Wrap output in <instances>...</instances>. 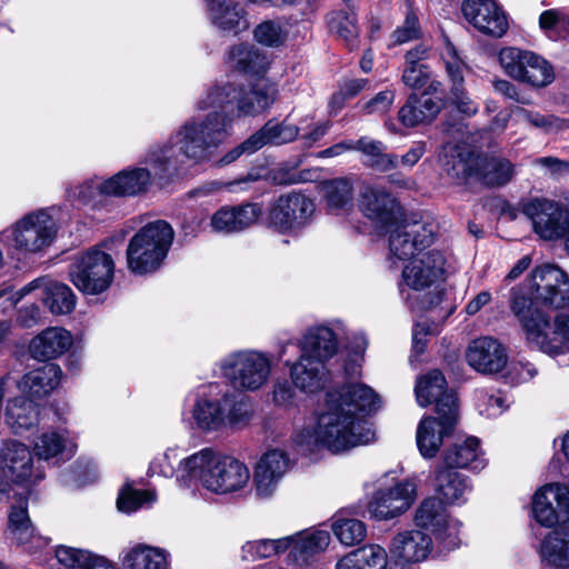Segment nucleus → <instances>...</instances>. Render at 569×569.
Here are the masks:
<instances>
[{"mask_svg":"<svg viewBox=\"0 0 569 569\" xmlns=\"http://www.w3.org/2000/svg\"><path fill=\"white\" fill-rule=\"evenodd\" d=\"M277 97L273 84L259 82L250 88L226 82L210 88L197 107L214 109L202 118H190L170 137L167 143L153 148L146 157L153 177L169 180L183 163L182 158L194 162L210 159L220 144L231 134L236 118L257 116L269 109Z\"/></svg>","mask_w":569,"mask_h":569,"instance_id":"nucleus-1","label":"nucleus"},{"mask_svg":"<svg viewBox=\"0 0 569 569\" xmlns=\"http://www.w3.org/2000/svg\"><path fill=\"white\" fill-rule=\"evenodd\" d=\"M379 402L378 395L363 383L331 389L317 425L298 431L295 442L309 452L325 448L333 453L369 445L376 440V432L360 413L376 411Z\"/></svg>","mask_w":569,"mask_h":569,"instance_id":"nucleus-2","label":"nucleus"},{"mask_svg":"<svg viewBox=\"0 0 569 569\" xmlns=\"http://www.w3.org/2000/svg\"><path fill=\"white\" fill-rule=\"evenodd\" d=\"M250 479L249 469L238 459L222 455L211 448L184 458L178 470V482L188 487L191 480L217 495L239 491Z\"/></svg>","mask_w":569,"mask_h":569,"instance_id":"nucleus-3","label":"nucleus"},{"mask_svg":"<svg viewBox=\"0 0 569 569\" xmlns=\"http://www.w3.org/2000/svg\"><path fill=\"white\" fill-rule=\"evenodd\" d=\"M439 161L447 174L459 181L475 176L487 186L500 187L513 176V166L509 160L473 156L458 144L446 143Z\"/></svg>","mask_w":569,"mask_h":569,"instance_id":"nucleus-4","label":"nucleus"},{"mask_svg":"<svg viewBox=\"0 0 569 569\" xmlns=\"http://www.w3.org/2000/svg\"><path fill=\"white\" fill-rule=\"evenodd\" d=\"M510 308L526 331L527 339L545 353L556 356L569 351V313H558L553 323L543 312L528 316L527 300L516 290Z\"/></svg>","mask_w":569,"mask_h":569,"instance_id":"nucleus-5","label":"nucleus"},{"mask_svg":"<svg viewBox=\"0 0 569 569\" xmlns=\"http://www.w3.org/2000/svg\"><path fill=\"white\" fill-rule=\"evenodd\" d=\"M174 231L164 220L142 227L129 241L128 269L136 274L151 273L160 268L172 244Z\"/></svg>","mask_w":569,"mask_h":569,"instance_id":"nucleus-6","label":"nucleus"},{"mask_svg":"<svg viewBox=\"0 0 569 569\" xmlns=\"http://www.w3.org/2000/svg\"><path fill=\"white\" fill-rule=\"evenodd\" d=\"M516 290L525 296L529 317L540 312L538 306L555 310L569 308V277L557 266L536 267L523 284L512 289L511 298Z\"/></svg>","mask_w":569,"mask_h":569,"instance_id":"nucleus-7","label":"nucleus"},{"mask_svg":"<svg viewBox=\"0 0 569 569\" xmlns=\"http://www.w3.org/2000/svg\"><path fill=\"white\" fill-rule=\"evenodd\" d=\"M253 416L250 401L232 392L220 398H199L192 408V418L197 427L207 432L223 428H243Z\"/></svg>","mask_w":569,"mask_h":569,"instance_id":"nucleus-8","label":"nucleus"},{"mask_svg":"<svg viewBox=\"0 0 569 569\" xmlns=\"http://www.w3.org/2000/svg\"><path fill=\"white\" fill-rule=\"evenodd\" d=\"M56 232L53 218L48 211L38 210L0 232V242L20 251L37 253L51 244Z\"/></svg>","mask_w":569,"mask_h":569,"instance_id":"nucleus-9","label":"nucleus"},{"mask_svg":"<svg viewBox=\"0 0 569 569\" xmlns=\"http://www.w3.org/2000/svg\"><path fill=\"white\" fill-rule=\"evenodd\" d=\"M521 212L542 240H563L569 236V208L561 201L533 197L521 202Z\"/></svg>","mask_w":569,"mask_h":569,"instance_id":"nucleus-10","label":"nucleus"},{"mask_svg":"<svg viewBox=\"0 0 569 569\" xmlns=\"http://www.w3.org/2000/svg\"><path fill=\"white\" fill-rule=\"evenodd\" d=\"M69 274L80 291L99 295L106 291L113 280L114 262L109 253L93 247L74 259L70 264Z\"/></svg>","mask_w":569,"mask_h":569,"instance_id":"nucleus-11","label":"nucleus"},{"mask_svg":"<svg viewBox=\"0 0 569 569\" xmlns=\"http://www.w3.org/2000/svg\"><path fill=\"white\" fill-rule=\"evenodd\" d=\"M220 368L223 377L236 389L254 391L267 382L271 372V361L264 353L244 350L227 356Z\"/></svg>","mask_w":569,"mask_h":569,"instance_id":"nucleus-12","label":"nucleus"},{"mask_svg":"<svg viewBox=\"0 0 569 569\" xmlns=\"http://www.w3.org/2000/svg\"><path fill=\"white\" fill-rule=\"evenodd\" d=\"M499 63L509 77L532 88H545L555 79L552 66L532 51L503 48L499 52Z\"/></svg>","mask_w":569,"mask_h":569,"instance_id":"nucleus-13","label":"nucleus"},{"mask_svg":"<svg viewBox=\"0 0 569 569\" xmlns=\"http://www.w3.org/2000/svg\"><path fill=\"white\" fill-rule=\"evenodd\" d=\"M316 207L313 201L300 192L280 196L272 204L268 224L281 234H298L310 224Z\"/></svg>","mask_w":569,"mask_h":569,"instance_id":"nucleus-14","label":"nucleus"},{"mask_svg":"<svg viewBox=\"0 0 569 569\" xmlns=\"http://www.w3.org/2000/svg\"><path fill=\"white\" fill-rule=\"evenodd\" d=\"M453 402L447 397L437 408V417L423 418L417 428L416 440L423 458H433L443 439L453 432L458 422V412H455Z\"/></svg>","mask_w":569,"mask_h":569,"instance_id":"nucleus-15","label":"nucleus"},{"mask_svg":"<svg viewBox=\"0 0 569 569\" xmlns=\"http://www.w3.org/2000/svg\"><path fill=\"white\" fill-rule=\"evenodd\" d=\"M416 498V483L405 480L393 487L377 490L369 500L367 510L376 520H389L406 512Z\"/></svg>","mask_w":569,"mask_h":569,"instance_id":"nucleus-16","label":"nucleus"},{"mask_svg":"<svg viewBox=\"0 0 569 569\" xmlns=\"http://www.w3.org/2000/svg\"><path fill=\"white\" fill-rule=\"evenodd\" d=\"M4 473L18 483L34 485L44 478L43 465L34 466L30 449L20 441L8 440L1 448Z\"/></svg>","mask_w":569,"mask_h":569,"instance_id":"nucleus-17","label":"nucleus"},{"mask_svg":"<svg viewBox=\"0 0 569 569\" xmlns=\"http://www.w3.org/2000/svg\"><path fill=\"white\" fill-rule=\"evenodd\" d=\"M396 226L389 237L391 258L398 260L410 259L417 251H421L432 243L433 228L431 223L406 220Z\"/></svg>","mask_w":569,"mask_h":569,"instance_id":"nucleus-18","label":"nucleus"},{"mask_svg":"<svg viewBox=\"0 0 569 569\" xmlns=\"http://www.w3.org/2000/svg\"><path fill=\"white\" fill-rule=\"evenodd\" d=\"M532 515L543 527H553L569 521V491L559 483H550L539 489L532 500Z\"/></svg>","mask_w":569,"mask_h":569,"instance_id":"nucleus-19","label":"nucleus"},{"mask_svg":"<svg viewBox=\"0 0 569 569\" xmlns=\"http://www.w3.org/2000/svg\"><path fill=\"white\" fill-rule=\"evenodd\" d=\"M360 209L376 228L388 230L396 226L402 216L399 201L383 187H369L361 194Z\"/></svg>","mask_w":569,"mask_h":569,"instance_id":"nucleus-20","label":"nucleus"},{"mask_svg":"<svg viewBox=\"0 0 569 569\" xmlns=\"http://www.w3.org/2000/svg\"><path fill=\"white\" fill-rule=\"evenodd\" d=\"M461 11L466 20L479 32L501 38L508 30V19L495 0H465Z\"/></svg>","mask_w":569,"mask_h":569,"instance_id":"nucleus-21","label":"nucleus"},{"mask_svg":"<svg viewBox=\"0 0 569 569\" xmlns=\"http://www.w3.org/2000/svg\"><path fill=\"white\" fill-rule=\"evenodd\" d=\"M289 462L287 453L278 449L270 450L261 457L253 476L256 495L260 499L272 497L289 469Z\"/></svg>","mask_w":569,"mask_h":569,"instance_id":"nucleus-22","label":"nucleus"},{"mask_svg":"<svg viewBox=\"0 0 569 569\" xmlns=\"http://www.w3.org/2000/svg\"><path fill=\"white\" fill-rule=\"evenodd\" d=\"M503 346L491 337H480L470 342L466 350L468 365L480 373H497L507 365Z\"/></svg>","mask_w":569,"mask_h":569,"instance_id":"nucleus-23","label":"nucleus"},{"mask_svg":"<svg viewBox=\"0 0 569 569\" xmlns=\"http://www.w3.org/2000/svg\"><path fill=\"white\" fill-rule=\"evenodd\" d=\"M445 257L440 251L431 250L413 259L402 270L405 283L420 291L433 284L443 273Z\"/></svg>","mask_w":569,"mask_h":569,"instance_id":"nucleus-24","label":"nucleus"},{"mask_svg":"<svg viewBox=\"0 0 569 569\" xmlns=\"http://www.w3.org/2000/svg\"><path fill=\"white\" fill-rule=\"evenodd\" d=\"M207 14L219 31L237 36L249 28L247 12L236 0H206Z\"/></svg>","mask_w":569,"mask_h":569,"instance_id":"nucleus-25","label":"nucleus"},{"mask_svg":"<svg viewBox=\"0 0 569 569\" xmlns=\"http://www.w3.org/2000/svg\"><path fill=\"white\" fill-rule=\"evenodd\" d=\"M262 210L258 203H242L222 207L216 211L210 221L213 231L220 233L240 232L257 222Z\"/></svg>","mask_w":569,"mask_h":569,"instance_id":"nucleus-26","label":"nucleus"},{"mask_svg":"<svg viewBox=\"0 0 569 569\" xmlns=\"http://www.w3.org/2000/svg\"><path fill=\"white\" fill-rule=\"evenodd\" d=\"M293 541L288 556V565L305 569L310 560L318 553L325 551L330 543V535L327 530H305L291 535Z\"/></svg>","mask_w":569,"mask_h":569,"instance_id":"nucleus-27","label":"nucleus"},{"mask_svg":"<svg viewBox=\"0 0 569 569\" xmlns=\"http://www.w3.org/2000/svg\"><path fill=\"white\" fill-rule=\"evenodd\" d=\"M73 345L72 335L61 327H49L34 336L29 343L30 356L49 361L64 355Z\"/></svg>","mask_w":569,"mask_h":569,"instance_id":"nucleus-28","label":"nucleus"},{"mask_svg":"<svg viewBox=\"0 0 569 569\" xmlns=\"http://www.w3.org/2000/svg\"><path fill=\"white\" fill-rule=\"evenodd\" d=\"M442 109L440 97L422 92L411 93L398 112V119L407 128L431 122Z\"/></svg>","mask_w":569,"mask_h":569,"instance_id":"nucleus-29","label":"nucleus"},{"mask_svg":"<svg viewBox=\"0 0 569 569\" xmlns=\"http://www.w3.org/2000/svg\"><path fill=\"white\" fill-rule=\"evenodd\" d=\"M4 423L14 435H23L36 428L39 421V407L30 397L20 393L8 399Z\"/></svg>","mask_w":569,"mask_h":569,"instance_id":"nucleus-30","label":"nucleus"},{"mask_svg":"<svg viewBox=\"0 0 569 569\" xmlns=\"http://www.w3.org/2000/svg\"><path fill=\"white\" fill-rule=\"evenodd\" d=\"M432 550L431 537L421 530H408L396 535L390 551L408 563L425 561Z\"/></svg>","mask_w":569,"mask_h":569,"instance_id":"nucleus-31","label":"nucleus"},{"mask_svg":"<svg viewBox=\"0 0 569 569\" xmlns=\"http://www.w3.org/2000/svg\"><path fill=\"white\" fill-rule=\"evenodd\" d=\"M151 174L147 168L122 170L103 180L108 197H133L146 192L151 183Z\"/></svg>","mask_w":569,"mask_h":569,"instance_id":"nucleus-32","label":"nucleus"},{"mask_svg":"<svg viewBox=\"0 0 569 569\" xmlns=\"http://www.w3.org/2000/svg\"><path fill=\"white\" fill-rule=\"evenodd\" d=\"M62 377L61 368L56 363H46L26 373L17 383V389L24 396L42 398L54 390Z\"/></svg>","mask_w":569,"mask_h":569,"instance_id":"nucleus-33","label":"nucleus"},{"mask_svg":"<svg viewBox=\"0 0 569 569\" xmlns=\"http://www.w3.org/2000/svg\"><path fill=\"white\" fill-rule=\"evenodd\" d=\"M445 468H470L481 470L486 460L480 451V441L476 437H468L447 448L442 456Z\"/></svg>","mask_w":569,"mask_h":569,"instance_id":"nucleus-34","label":"nucleus"},{"mask_svg":"<svg viewBox=\"0 0 569 569\" xmlns=\"http://www.w3.org/2000/svg\"><path fill=\"white\" fill-rule=\"evenodd\" d=\"M415 392L417 401L421 407L435 403L436 409L447 397H450L453 402L455 412H458L457 398L452 391L447 389L446 378L438 369L430 370L421 376L416 383Z\"/></svg>","mask_w":569,"mask_h":569,"instance_id":"nucleus-35","label":"nucleus"},{"mask_svg":"<svg viewBox=\"0 0 569 569\" xmlns=\"http://www.w3.org/2000/svg\"><path fill=\"white\" fill-rule=\"evenodd\" d=\"M338 350V341L332 329L326 326L310 328L300 342L301 353L326 362Z\"/></svg>","mask_w":569,"mask_h":569,"instance_id":"nucleus-36","label":"nucleus"},{"mask_svg":"<svg viewBox=\"0 0 569 569\" xmlns=\"http://www.w3.org/2000/svg\"><path fill=\"white\" fill-rule=\"evenodd\" d=\"M387 146L369 137H361L355 141V151H359L365 157L363 164L379 172L395 170L399 166V158L395 153H388Z\"/></svg>","mask_w":569,"mask_h":569,"instance_id":"nucleus-37","label":"nucleus"},{"mask_svg":"<svg viewBox=\"0 0 569 569\" xmlns=\"http://www.w3.org/2000/svg\"><path fill=\"white\" fill-rule=\"evenodd\" d=\"M388 553L379 545L371 543L350 551L336 563V569H387Z\"/></svg>","mask_w":569,"mask_h":569,"instance_id":"nucleus-38","label":"nucleus"},{"mask_svg":"<svg viewBox=\"0 0 569 569\" xmlns=\"http://www.w3.org/2000/svg\"><path fill=\"white\" fill-rule=\"evenodd\" d=\"M56 558L66 569H118L111 560L86 549L60 546Z\"/></svg>","mask_w":569,"mask_h":569,"instance_id":"nucleus-39","label":"nucleus"},{"mask_svg":"<svg viewBox=\"0 0 569 569\" xmlns=\"http://www.w3.org/2000/svg\"><path fill=\"white\" fill-rule=\"evenodd\" d=\"M290 376L297 388L313 392L322 387L325 363L301 353L298 361L291 366Z\"/></svg>","mask_w":569,"mask_h":569,"instance_id":"nucleus-40","label":"nucleus"},{"mask_svg":"<svg viewBox=\"0 0 569 569\" xmlns=\"http://www.w3.org/2000/svg\"><path fill=\"white\" fill-rule=\"evenodd\" d=\"M329 32L353 50L359 44V26L357 13L351 6L348 10H333L326 17Z\"/></svg>","mask_w":569,"mask_h":569,"instance_id":"nucleus-41","label":"nucleus"},{"mask_svg":"<svg viewBox=\"0 0 569 569\" xmlns=\"http://www.w3.org/2000/svg\"><path fill=\"white\" fill-rule=\"evenodd\" d=\"M436 490L449 503H463L471 486L460 472L440 466L436 473Z\"/></svg>","mask_w":569,"mask_h":569,"instance_id":"nucleus-42","label":"nucleus"},{"mask_svg":"<svg viewBox=\"0 0 569 569\" xmlns=\"http://www.w3.org/2000/svg\"><path fill=\"white\" fill-rule=\"evenodd\" d=\"M542 561L557 568L569 567V527L549 532L539 550Z\"/></svg>","mask_w":569,"mask_h":569,"instance_id":"nucleus-43","label":"nucleus"},{"mask_svg":"<svg viewBox=\"0 0 569 569\" xmlns=\"http://www.w3.org/2000/svg\"><path fill=\"white\" fill-rule=\"evenodd\" d=\"M229 60L233 69L246 74L263 73L269 66L267 56L249 43L233 46L229 51Z\"/></svg>","mask_w":569,"mask_h":569,"instance_id":"nucleus-44","label":"nucleus"},{"mask_svg":"<svg viewBox=\"0 0 569 569\" xmlns=\"http://www.w3.org/2000/svg\"><path fill=\"white\" fill-rule=\"evenodd\" d=\"M299 132V127L295 124L287 123L286 121L278 122L271 119L251 136L258 150H260L266 144L281 146L292 142L298 138Z\"/></svg>","mask_w":569,"mask_h":569,"instance_id":"nucleus-45","label":"nucleus"},{"mask_svg":"<svg viewBox=\"0 0 569 569\" xmlns=\"http://www.w3.org/2000/svg\"><path fill=\"white\" fill-rule=\"evenodd\" d=\"M124 569H170L167 555L159 548L138 545L123 558Z\"/></svg>","mask_w":569,"mask_h":569,"instance_id":"nucleus-46","label":"nucleus"},{"mask_svg":"<svg viewBox=\"0 0 569 569\" xmlns=\"http://www.w3.org/2000/svg\"><path fill=\"white\" fill-rule=\"evenodd\" d=\"M41 299L54 315H68L76 307V296L72 289L57 281H46Z\"/></svg>","mask_w":569,"mask_h":569,"instance_id":"nucleus-47","label":"nucleus"},{"mask_svg":"<svg viewBox=\"0 0 569 569\" xmlns=\"http://www.w3.org/2000/svg\"><path fill=\"white\" fill-rule=\"evenodd\" d=\"M449 516L447 515L443 502L436 498H426L417 508L415 513V523L417 527L429 529L432 532L446 525Z\"/></svg>","mask_w":569,"mask_h":569,"instance_id":"nucleus-48","label":"nucleus"},{"mask_svg":"<svg viewBox=\"0 0 569 569\" xmlns=\"http://www.w3.org/2000/svg\"><path fill=\"white\" fill-rule=\"evenodd\" d=\"M328 208L331 211L347 210L352 203V183L346 178L325 181L321 186Z\"/></svg>","mask_w":569,"mask_h":569,"instance_id":"nucleus-49","label":"nucleus"},{"mask_svg":"<svg viewBox=\"0 0 569 569\" xmlns=\"http://www.w3.org/2000/svg\"><path fill=\"white\" fill-rule=\"evenodd\" d=\"M292 541L293 537L248 541L242 546V556L249 560L269 558L288 550Z\"/></svg>","mask_w":569,"mask_h":569,"instance_id":"nucleus-50","label":"nucleus"},{"mask_svg":"<svg viewBox=\"0 0 569 569\" xmlns=\"http://www.w3.org/2000/svg\"><path fill=\"white\" fill-rule=\"evenodd\" d=\"M333 535L345 546L362 542L367 536L366 525L358 519L337 518L331 526Z\"/></svg>","mask_w":569,"mask_h":569,"instance_id":"nucleus-51","label":"nucleus"},{"mask_svg":"<svg viewBox=\"0 0 569 569\" xmlns=\"http://www.w3.org/2000/svg\"><path fill=\"white\" fill-rule=\"evenodd\" d=\"M402 81L411 89H423V92H429L432 96L441 91V82L431 78V71L428 66L406 67L402 73Z\"/></svg>","mask_w":569,"mask_h":569,"instance_id":"nucleus-52","label":"nucleus"},{"mask_svg":"<svg viewBox=\"0 0 569 569\" xmlns=\"http://www.w3.org/2000/svg\"><path fill=\"white\" fill-rule=\"evenodd\" d=\"M516 112L522 121L542 130L546 133L558 132L569 128L568 119H561L553 114H541L537 111L527 110L525 108H518Z\"/></svg>","mask_w":569,"mask_h":569,"instance_id":"nucleus-53","label":"nucleus"},{"mask_svg":"<svg viewBox=\"0 0 569 569\" xmlns=\"http://www.w3.org/2000/svg\"><path fill=\"white\" fill-rule=\"evenodd\" d=\"M156 495L151 490H138L130 485L124 486L118 496L117 506L122 512L131 513L137 511L144 503H152Z\"/></svg>","mask_w":569,"mask_h":569,"instance_id":"nucleus-54","label":"nucleus"},{"mask_svg":"<svg viewBox=\"0 0 569 569\" xmlns=\"http://www.w3.org/2000/svg\"><path fill=\"white\" fill-rule=\"evenodd\" d=\"M421 37L422 29L418 14L411 6H408L403 22L391 34V43L399 46L418 40Z\"/></svg>","mask_w":569,"mask_h":569,"instance_id":"nucleus-55","label":"nucleus"},{"mask_svg":"<svg viewBox=\"0 0 569 569\" xmlns=\"http://www.w3.org/2000/svg\"><path fill=\"white\" fill-rule=\"evenodd\" d=\"M9 528L19 543H26L33 533L26 503L12 507L9 513Z\"/></svg>","mask_w":569,"mask_h":569,"instance_id":"nucleus-56","label":"nucleus"},{"mask_svg":"<svg viewBox=\"0 0 569 569\" xmlns=\"http://www.w3.org/2000/svg\"><path fill=\"white\" fill-rule=\"evenodd\" d=\"M442 59L446 66L447 73L452 82V86H460L463 83V74L467 70V64L459 56L458 50L449 39H445V49Z\"/></svg>","mask_w":569,"mask_h":569,"instance_id":"nucleus-57","label":"nucleus"},{"mask_svg":"<svg viewBox=\"0 0 569 569\" xmlns=\"http://www.w3.org/2000/svg\"><path fill=\"white\" fill-rule=\"evenodd\" d=\"M69 198L83 203H92L96 206L100 197H108L103 188V181L99 179H90L68 190Z\"/></svg>","mask_w":569,"mask_h":569,"instance_id":"nucleus-58","label":"nucleus"},{"mask_svg":"<svg viewBox=\"0 0 569 569\" xmlns=\"http://www.w3.org/2000/svg\"><path fill=\"white\" fill-rule=\"evenodd\" d=\"M66 440L57 432L42 433L34 443L38 461L54 458L64 450Z\"/></svg>","mask_w":569,"mask_h":569,"instance_id":"nucleus-59","label":"nucleus"},{"mask_svg":"<svg viewBox=\"0 0 569 569\" xmlns=\"http://www.w3.org/2000/svg\"><path fill=\"white\" fill-rule=\"evenodd\" d=\"M254 39L267 47H278L283 43L287 32L278 21L267 20L254 29Z\"/></svg>","mask_w":569,"mask_h":569,"instance_id":"nucleus-60","label":"nucleus"},{"mask_svg":"<svg viewBox=\"0 0 569 569\" xmlns=\"http://www.w3.org/2000/svg\"><path fill=\"white\" fill-rule=\"evenodd\" d=\"M178 459V455L174 449H167L161 456L154 458L149 466V475L154 476H162L164 478H171L174 475L178 477V468H174V462ZM181 459L179 461V465H181Z\"/></svg>","mask_w":569,"mask_h":569,"instance_id":"nucleus-61","label":"nucleus"},{"mask_svg":"<svg viewBox=\"0 0 569 569\" xmlns=\"http://www.w3.org/2000/svg\"><path fill=\"white\" fill-rule=\"evenodd\" d=\"M461 526L462 523L459 520L449 517L446 521V525L440 526L439 529L433 531V533L436 535L437 539L442 542L445 548L449 550L456 549L461 543Z\"/></svg>","mask_w":569,"mask_h":569,"instance_id":"nucleus-62","label":"nucleus"},{"mask_svg":"<svg viewBox=\"0 0 569 569\" xmlns=\"http://www.w3.org/2000/svg\"><path fill=\"white\" fill-rule=\"evenodd\" d=\"M437 328L429 325L428 321H420L415 325L412 331V351L416 356L425 352L427 347V336L436 335Z\"/></svg>","mask_w":569,"mask_h":569,"instance_id":"nucleus-63","label":"nucleus"},{"mask_svg":"<svg viewBox=\"0 0 569 569\" xmlns=\"http://www.w3.org/2000/svg\"><path fill=\"white\" fill-rule=\"evenodd\" d=\"M452 102L459 112L470 117L478 112V104L468 96L462 84L452 86Z\"/></svg>","mask_w":569,"mask_h":569,"instance_id":"nucleus-64","label":"nucleus"}]
</instances>
